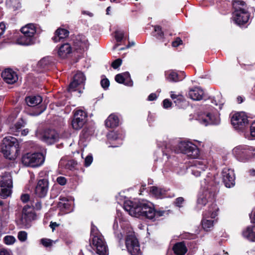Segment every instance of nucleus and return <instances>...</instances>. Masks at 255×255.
I'll return each mask as SVG.
<instances>
[{"label":"nucleus","mask_w":255,"mask_h":255,"mask_svg":"<svg viewBox=\"0 0 255 255\" xmlns=\"http://www.w3.org/2000/svg\"><path fill=\"white\" fill-rule=\"evenodd\" d=\"M170 97L171 99L174 100L177 98L178 94H176L174 92H171Z\"/></svg>","instance_id":"obj_63"},{"label":"nucleus","mask_w":255,"mask_h":255,"mask_svg":"<svg viewBox=\"0 0 255 255\" xmlns=\"http://www.w3.org/2000/svg\"><path fill=\"white\" fill-rule=\"evenodd\" d=\"M161 152L163 160L166 161L170 157V153H182L191 158H197L200 151L199 148L192 142L188 140L176 139L172 141V145L166 144L165 147L162 148Z\"/></svg>","instance_id":"obj_1"},{"label":"nucleus","mask_w":255,"mask_h":255,"mask_svg":"<svg viewBox=\"0 0 255 255\" xmlns=\"http://www.w3.org/2000/svg\"><path fill=\"white\" fill-rule=\"evenodd\" d=\"M207 168V161L206 160H195L194 161L193 165L189 168V170L191 171L192 175L198 177L200 176L201 174Z\"/></svg>","instance_id":"obj_22"},{"label":"nucleus","mask_w":255,"mask_h":255,"mask_svg":"<svg viewBox=\"0 0 255 255\" xmlns=\"http://www.w3.org/2000/svg\"><path fill=\"white\" fill-rule=\"evenodd\" d=\"M39 138L47 144H52L59 139V135L54 129H47L44 130Z\"/></svg>","instance_id":"obj_18"},{"label":"nucleus","mask_w":255,"mask_h":255,"mask_svg":"<svg viewBox=\"0 0 255 255\" xmlns=\"http://www.w3.org/2000/svg\"><path fill=\"white\" fill-rule=\"evenodd\" d=\"M34 38L22 34L16 39L15 43L21 45H30L34 43Z\"/></svg>","instance_id":"obj_33"},{"label":"nucleus","mask_w":255,"mask_h":255,"mask_svg":"<svg viewBox=\"0 0 255 255\" xmlns=\"http://www.w3.org/2000/svg\"><path fill=\"white\" fill-rule=\"evenodd\" d=\"M118 221L119 222L121 227L123 230V227L124 226H128V223L127 220L123 217L122 213L119 210L117 211V216L115 218V221L113 224V228L115 237L118 240L120 245H121V242L122 241L123 236L125 235V232H122L119 230Z\"/></svg>","instance_id":"obj_9"},{"label":"nucleus","mask_w":255,"mask_h":255,"mask_svg":"<svg viewBox=\"0 0 255 255\" xmlns=\"http://www.w3.org/2000/svg\"><path fill=\"white\" fill-rule=\"evenodd\" d=\"M232 5L234 9L233 13H235L237 18L241 12H249L247 4L243 0H234L232 1Z\"/></svg>","instance_id":"obj_25"},{"label":"nucleus","mask_w":255,"mask_h":255,"mask_svg":"<svg viewBox=\"0 0 255 255\" xmlns=\"http://www.w3.org/2000/svg\"><path fill=\"white\" fill-rule=\"evenodd\" d=\"M20 198L23 202L25 203L29 200V196L27 194H22L21 195Z\"/></svg>","instance_id":"obj_61"},{"label":"nucleus","mask_w":255,"mask_h":255,"mask_svg":"<svg viewBox=\"0 0 255 255\" xmlns=\"http://www.w3.org/2000/svg\"><path fill=\"white\" fill-rule=\"evenodd\" d=\"M5 30V25L3 22L0 23V37L3 34Z\"/></svg>","instance_id":"obj_60"},{"label":"nucleus","mask_w":255,"mask_h":255,"mask_svg":"<svg viewBox=\"0 0 255 255\" xmlns=\"http://www.w3.org/2000/svg\"><path fill=\"white\" fill-rule=\"evenodd\" d=\"M232 153L238 160L246 162L255 156V147L239 145L233 149Z\"/></svg>","instance_id":"obj_7"},{"label":"nucleus","mask_w":255,"mask_h":255,"mask_svg":"<svg viewBox=\"0 0 255 255\" xmlns=\"http://www.w3.org/2000/svg\"><path fill=\"white\" fill-rule=\"evenodd\" d=\"M76 41L75 42V46L77 47L76 49L84 50L87 49L89 46V42L87 38L83 35H79L76 38Z\"/></svg>","instance_id":"obj_32"},{"label":"nucleus","mask_w":255,"mask_h":255,"mask_svg":"<svg viewBox=\"0 0 255 255\" xmlns=\"http://www.w3.org/2000/svg\"><path fill=\"white\" fill-rule=\"evenodd\" d=\"M40 243L42 244L44 247H48L52 245V241L48 239H42L40 240Z\"/></svg>","instance_id":"obj_51"},{"label":"nucleus","mask_w":255,"mask_h":255,"mask_svg":"<svg viewBox=\"0 0 255 255\" xmlns=\"http://www.w3.org/2000/svg\"><path fill=\"white\" fill-rule=\"evenodd\" d=\"M44 161V158L41 153H28L23 155L21 161L27 166L37 167L41 165Z\"/></svg>","instance_id":"obj_8"},{"label":"nucleus","mask_w":255,"mask_h":255,"mask_svg":"<svg viewBox=\"0 0 255 255\" xmlns=\"http://www.w3.org/2000/svg\"><path fill=\"white\" fill-rule=\"evenodd\" d=\"M17 238L20 242H25L27 238V234L25 231H20L18 233Z\"/></svg>","instance_id":"obj_47"},{"label":"nucleus","mask_w":255,"mask_h":255,"mask_svg":"<svg viewBox=\"0 0 255 255\" xmlns=\"http://www.w3.org/2000/svg\"><path fill=\"white\" fill-rule=\"evenodd\" d=\"M53 58L51 57H45L41 59L38 63V67L42 71L49 70L53 65Z\"/></svg>","instance_id":"obj_30"},{"label":"nucleus","mask_w":255,"mask_h":255,"mask_svg":"<svg viewBox=\"0 0 255 255\" xmlns=\"http://www.w3.org/2000/svg\"><path fill=\"white\" fill-rule=\"evenodd\" d=\"M179 169H178V168L177 167L175 169V171L178 174H180V175H183L184 174V173H185L187 169H188L187 167L186 166L183 165V164H180V167H179Z\"/></svg>","instance_id":"obj_48"},{"label":"nucleus","mask_w":255,"mask_h":255,"mask_svg":"<svg viewBox=\"0 0 255 255\" xmlns=\"http://www.w3.org/2000/svg\"><path fill=\"white\" fill-rule=\"evenodd\" d=\"M198 120L201 124L205 126L209 125H218L220 123V119L219 115L217 114L213 115L209 112L199 114Z\"/></svg>","instance_id":"obj_16"},{"label":"nucleus","mask_w":255,"mask_h":255,"mask_svg":"<svg viewBox=\"0 0 255 255\" xmlns=\"http://www.w3.org/2000/svg\"><path fill=\"white\" fill-rule=\"evenodd\" d=\"M127 234L125 244L128 252L131 255H138L140 251L137 239L129 230Z\"/></svg>","instance_id":"obj_11"},{"label":"nucleus","mask_w":255,"mask_h":255,"mask_svg":"<svg viewBox=\"0 0 255 255\" xmlns=\"http://www.w3.org/2000/svg\"><path fill=\"white\" fill-rule=\"evenodd\" d=\"M231 124L238 130H243L249 125L248 117L244 112L235 114L231 118Z\"/></svg>","instance_id":"obj_12"},{"label":"nucleus","mask_w":255,"mask_h":255,"mask_svg":"<svg viewBox=\"0 0 255 255\" xmlns=\"http://www.w3.org/2000/svg\"><path fill=\"white\" fill-rule=\"evenodd\" d=\"M156 98H157V96H156V94L151 93L148 96V97L147 98V100L149 101H152L156 100Z\"/></svg>","instance_id":"obj_62"},{"label":"nucleus","mask_w":255,"mask_h":255,"mask_svg":"<svg viewBox=\"0 0 255 255\" xmlns=\"http://www.w3.org/2000/svg\"><path fill=\"white\" fill-rule=\"evenodd\" d=\"M124 209L131 216L145 217L150 220L164 215V211H155L154 208L145 203L126 201L124 204Z\"/></svg>","instance_id":"obj_2"},{"label":"nucleus","mask_w":255,"mask_h":255,"mask_svg":"<svg viewBox=\"0 0 255 255\" xmlns=\"http://www.w3.org/2000/svg\"><path fill=\"white\" fill-rule=\"evenodd\" d=\"M101 85L104 89L106 90L110 85V81L107 78L103 79L101 81Z\"/></svg>","instance_id":"obj_53"},{"label":"nucleus","mask_w":255,"mask_h":255,"mask_svg":"<svg viewBox=\"0 0 255 255\" xmlns=\"http://www.w3.org/2000/svg\"><path fill=\"white\" fill-rule=\"evenodd\" d=\"M223 181L227 188L233 187L235 184V175L233 169L225 167L222 172Z\"/></svg>","instance_id":"obj_20"},{"label":"nucleus","mask_w":255,"mask_h":255,"mask_svg":"<svg viewBox=\"0 0 255 255\" xmlns=\"http://www.w3.org/2000/svg\"><path fill=\"white\" fill-rule=\"evenodd\" d=\"M243 235L248 240L255 242V225H252L248 226L243 231Z\"/></svg>","instance_id":"obj_35"},{"label":"nucleus","mask_w":255,"mask_h":255,"mask_svg":"<svg viewBox=\"0 0 255 255\" xmlns=\"http://www.w3.org/2000/svg\"><path fill=\"white\" fill-rule=\"evenodd\" d=\"M250 14L249 12H242L239 16L236 17L235 13H233V20L239 25H244L246 23L250 18Z\"/></svg>","instance_id":"obj_29"},{"label":"nucleus","mask_w":255,"mask_h":255,"mask_svg":"<svg viewBox=\"0 0 255 255\" xmlns=\"http://www.w3.org/2000/svg\"><path fill=\"white\" fill-rule=\"evenodd\" d=\"M154 32L153 34L154 36L159 40H162L164 38V33L161 30V27L160 26H154Z\"/></svg>","instance_id":"obj_42"},{"label":"nucleus","mask_w":255,"mask_h":255,"mask_svg":"<svg viewBox=\"0 0 255 255\" xmlns=\"http://www.w3.org/2000/svg\"><path fill=\"white\" fill-rule=\"evenodd\" d=\"M6 3L8 7L13 9V10H17L21 5L19 0H7Z\"/></svg>","instance_id":"obj_41"},{"label":"nucleus","mask_w":255,"mask_h":255,"mask_svg":"<svg viewBox=\"0 0 255 255\" xmlns=\"http://www.w3.org/2000/svg\"><path fill=\"white\" fill-rule=\"evenodd\" d=\"M25 102L27 105L29 107H35L38 106V110L35 114L36 116H38L46 110V106L44 105L39 106L42 102V98L39 95H32L26 97L25 98Z\"/></svg>","instance_id":"obj_17"},{"label":"nucleus","mask_w":255,"mask_h":255,"mask_svg":"<svg viewBox=\"0 0 255 255\" xmlns=\"http://www.w3.org/2000/svg\"><path fill=\"white\" fill-rule=\"evenodd\" d=\"M91 237L92 238V244L93 249L96 250L99 255H107L108 248L103 236L97 228L92 225Z\"/></svg>","instance_id":"obj_4"},{"label":"nucleus","mask_w":255,"mask_h":255,"mask_svg":"<svg viewBox=\"0 0 255 255\" xmlns=\"http://www.w3.org/2000/svg\"><path fill=\"white\" fill-rule=\"evenodd\" d=\"M35 207L37 210H40L41 208V203L40 202H37L35 205Z\"/></svg>","instance_id":"obj_64"},{"label":"nucleus","mask_w":255,"mask_h":255,"mask_svg":"<svg viewBox=\"0 0 255 255\" xmlns=\"http://www.w3.org/2000/svg\"><path fill=\"white\" fill-rule=\"evenodd\" d=\"M48 181L46 179L38 180L34 189L35 197L42 198L45 197L48 191Z\"/></svg>","instance_id":"obj_21"},{"label":"nucleus","mask_w":255,"mask_h":255,"mask_svg":"<svg viewBox=\"0 0 255 255\" xmlns=\"http://www.w3.org/2000/svg\"><path fill=\"white\" fill-rule=\"evenodd\" d=\"M181 74L182 77L174 70L166 71L165 72V79L170 82H177L182 81L185 77V75L183 72H181Z\"/></svg>","instance_id":"obj_26"},{"label":"nucleus","mask_w":255,"mask_h":255,"mask_svg":"<svg viewBox=\"0 0 255 255\" xmlns=\"http://www.w3.org/2000/svg\"><path fill=\"white\" fill-rule=\"evenodd\" d=\"M87 113L84 110L77 109L74 111V118L72 121V128L79 130L83 128L87 121Z\"/></svg>","instance_id":"obj_14"},{"label":"nucleus","mask_w":255,"mask_h":255,"mask_svg":"<svg viewBox=\"0 0 255 255\" xmlns=\"http://www.w3.org/2000/svg\"><path fill=\"white\" fill-rule=\"evenodd\" d=\"M122 63V60L118 58L116 60H115L113 63H112V66L114 69H117L119 68Z\"/></svg>","instance_id":"obj_52"},{"label":"nucleus","mask_w":255,"mask_h":255,"mask_svg":"<svg viewBox=\"0 0 255 255\" xmlns=\"http://www.w3.org/2000/svg\"><path fill=\"white\" fill-rule=\"evenodd\" d=\"M251 135L255 137V120L252 123L250 127Z\"/></svg>","instance_id":"obj_58"},{"label":"nucleus","mask_w":255,"mask_h":255,"mask_svg":"<svg viewBox=\"0 0 255 255\" xmlns=\"http://www.w3.org/2000/svg\"><path fill=\"white\" fill-rule=\"evenodd\" d=\"M33 209L29 206H25L22 209L19 224L25 228H28L31 226V222L35 218Z\"/></svg>","instance_id":"obj_13"},{"label":"nucleus","mask_w":255,"mask_h":255,"mask_svg":"<svg viewBox=\"0 0 255 255\" xmlns=\"http://www.w3.org/2000/svg\"><path fill=\"white\" fill-rule=\"evenodd\" d=\"M69 32L67 29L58 28L55 31V35L52 37V39L55 42H59L67 37L69 35Z\"/></svg>","instance_id":"obj_34"},{"label":"nucleus","mask_w":255,"mask_h":255,"mask_svg":"<svg viewBox=\"0 0 255 255\" xmlns=\"http://www.w3.org/2000/svg\"><path fill=\"white\" fill-rule=\"evenodd\" d=\"M21 32L22 34L34 37V35L36 33L35 27L32 23L27 24L21 28Z\"/></svg>","instance_id":"obj_38"},{"label":"nucleus","mask_w":255,"mask_h":255,"mask_svg":"<svg viewBox=\"0 0 255 255\" xmlns=\"http://www.w3.org/2000/svg\"><path fill=\"white\" fill-rule=\"evenodd\" d=\"M203 194H201L200 192H199L197 200V208H198L199 210L201 209V208L205 206L208 202H209L207 199H205V196Z\"/></svg>","instance_id":"obj_40"},{"label":"nucleus","mask_w":255,"mask_h":255,"mask_svg":"<svg viewBox=\"0 0 255 255\" xmlns=\"http://www.w3.org/2000/svg\"><path fill=\"white\" fill-rule=\"evenodd\" d=\"M86 77L83 73L78 71L74 76L73 79L70 83L68 90L69 92L79 91V93L81 92L79 89L83 87L84 85Z\"/></svg>","instance_id":"obj_15"},{"label":"nucleus","mask_w":255,"mask_h":255,"mask_svg":"<svg viewBox=\"0 0 255 255\" xmlns=\"http://www.w3.org/2000/svg\"><path fill=\"white\" fill-rule=\"evenodd\" d=\"M60 200L61 201H66V202H60L59 203V206L60 207H62L63 208H68V206H69V204L67 201V200L65 198H60Z\"/></svg>","instance_id":"obj_56"},{"label":"nucleus","mask_w":255,"mask_h":255,"mask_svg":"<svg viewBox=\"0 0 255 255\" xmlns=\"http://www.w3.org/2000/svg\"><path fill=\"white\" fill-rule=\"evenodd\" d=\"M125 137L124 134L119 131H111L107 134V138L111 142L114 141H118L117 144H113L109 147H116L122 144V140Z\"/></svg>","instance_id":"obj_23"},{"label":"nucleus","mask_w":255,"mask_h":255,"mask_svg":"<svg viewBox=\"0 0 255 255\" xmlns=\"http://www.w3.org/2000/svg\"><path fill=\"white\" fill-rule=\"evenodd\" d=\"M1 77L4 81L9 84H12L18 80L16 72L10 69H5L1 73Z\"/></svg>","instance_id":"obj_24"},{"label":"nucleus","mask_w":255,"mask_h":255,"mask_svg":"<svg viewBox=\"0 0 255 255\" xmlns=\"http://www.w3.org/2000/svg\"><path fill=\"white\" fill-rule=\"evenodd\" d=\"M25 125V122L22 120H19L13 127L10 128V130L15 135H18L20 129Z\"/></svg>","instance_id":"obj_39"},{"label":"nucleus","mask_w":255,"mask_h":255,"mask_svg":"<svg viewBox=\"0 0 255 255\" xmlns=\"http://www.w3.org/2000/svg\"><path fill=\"white\" fill-rule=\"evenodd\" d=\"M184 202V199L183 197H180L177 198L174 201V204L177 207L181 208L183 207V204Z\"/></svg>","instance_id":"obj_49"},{"label":"nucleus","mask_w":255,"mask_h":255,"mask_svg":"<svg viewBox=\"0 0 255 255\" xmlns=\"http://www.w3.org/2000/svg\"><path fill=\"white\" fill-rule=\"evenodd\" d=\"M172 105V103L168 99H165L163 101V106L165 109L170 108Z\"/></svg>","instance_id":"obj_57"},{"label":"nucleus","mask_w":255,"mask_h":255,"mask_svg":"<svg viewBox=\"0 0 255 255\" xmlns=\"http://www.w3.org/2000/svg\"><path fill=\"white\" fill-rule=\"evenodd\" d=\"M149 192L152 196L156 199L172 198L175 196V194L172 193H169L168 190L155 186L149 187Z\"/></svg>","instance_id":"obj_19"},{"label":"nucleus","mask_w":255,"mask_h":255,"mask_svg":"<svg viewBox=\"0 0 255 255\" xmlns=\"http://www.w3.org/2000/svg\"><path fill=\"white\" fill-rule=\"evenodd\" d=\"M12 253L10 250L5 249V248H0V255H11Z\"/></svg>","instance_id":"obj_55"},{"label":"nucleus","mask_w":255,"mask_h":255,"mask_svg":"<svg viewBox=\"0 0 255 255\" xmlns=\"http://www.w3.org/2000/svg\"><path fill=\"white\" fill-rule=\"evenodd\" d=\"M93 160V156L92 154L88 155L84 160V165L86 167L89 166L92 163Z\"/></svg>","instance_id":"obj_50"},{"label":"nucleus","mask_w":255,"mask_h":255,"mask_svg":"<svg viewBox=\"0 0 255 255\" xmlns=\"http://www.w3.org/2000/svg\"><path fill=\"white\" fill-rule=\"evenodd\" d=\"M115 80L119 83L123 84L128 86H132L133 85L130 74L128 72L117 74L115 76Z\"/></svg>","instance_id":"obj_27"},{"label":"nucleus","mask_w":255,"mask_h":255,"mask_svg":"<svg viewBox=\"0 0 255 255\" xmlns=\"http://www.w3.org/2000/svg\"><path fill=\"white\" fill-rule=\"evenodd\" d=\"M221 94L219 93L216 95L215 99L212 100V103L216 106H219L220 109H222V106L224 103V100L221 99Z\"/></svg>","instance_id":"obj_43"},{"label":"nucleus","mask_w":255,"mask_h":255,"mask_svg":"<svg viewBox=\"0 0 255 255\" xmlns=\"http://www.w3.org/2000/svg\"><path fill=\"white\" fill-rule=\"evenodd\" d=\"M57 182L60 185H65L67 183V180L63 176H59L56 179Z\"/></svg>","instance_id":"obj_54"},{"label":"nucleus","mask_w":255,"mask_h":255,"mask_svg":"<svg viewBox=\"0 0 255 255\" xmlns=\"http://www.w3.org/2000/svg\"><path fill=\"white\" fill-rule=\"evenodd\" d=\"M182 41L179 37H177L174 41L172 42V45L173 47H177L182 44Z\"/></svg>","instance_id":"obj_59"},{"label":"nucleus","mask_w":255,"mask_h":255,"mask_svg":"<svg viewBox=\"0 0 255 255\" xmlns=\"http://www.w3.org/2000/svg\"><path fill=\"white\" fill-rule=\"evenodd\" d=\"M19 148V143L16 138L11 136L3 138L1 152L5 157L10 160L14 159L17 156Z\"/></svg>","instance_id":"obj_5"},{"label":"nucleus","mask_w":255,"mask_h":255,"mask_svg":"<svg viewBox=\"0 0 255 255\" xmlns=\"http://www.w3.org/2000/svg\"><path fill=\"white\" fill-rule=\"evenodd\" d=\"M219 208L216 204H212L207 211L204 213L201 224L203 229L207 232L210 231L217 222L216 217L218 215Z\"/></svg>","instance_id":"obj_6"},{"label":"nucleus","mask_w":255,"mask_h":255,"mask_svg":"<svg viewBox=\"0 0 255 255\" xmlns=\"http://www.w3.org/2000/svg\"><path fill=\"white\" fill-rule=\"evenodd\" d=\"M219 181L211 173H208L206 177L201 181V188L199 192L205 195L206 199L210 202L214 201L218 191L217 185Z\"/></svg>","instance_id":"obj_3"},{"label":"nucleus","mask_w":255,"mask_h":255,"mask_svg":"<svg viewBox=\"0 0 255 255\" xmlns=\"http://www.w3.org/2000/svg\"><path fill=\"white\" fill-rule=\"evenodd\" d=\"M203 95L204 92L203 90L199 87H194L190 89L188 93L189 97L194 101L201 100Z\"/></svg>","instance_id":"obj_31"},{"label":"nucleus","mask_w":255,"mask_h":255,"mask_svg":"<svg viewBox=\"0 0 255 255\" xmlns=\"http://www.w3.org/2000/svg\"><path fill=\"white\" fill-rule=\"evenodd\" d=\"M119 119L115 114L110 115L105 121V125L109 128H115L119 126Z\"/></svg>","instance_id":"obj_37"},{"label":"nucleus","mask_w":255,"mask_h":255,"mask_svg":"<svg viewBox=\"0 0 255 255\" xmlns=\"http://www.w3.org/2000/svg\"><path fill=\"white\" fill-rule=\"evenodd\" d=\"M15 242V239L12 236H6L3 238V242L7 245H12Z\"/></svg>","instance_id":"obj_46"},{"label":"nucleus","mask_w":255,"mask_h":255,"mask_svg":"<svg viewBox=\"0 0 255 255\" xmlns=\"http://www.w3.org/2000/svg\"><path fill=\"white\" fill-rule=\"evenodd\" d=\"M175 105L178 108H182L184 106V104L185 103V100L183 96L181 94H178L177 98L173 100Z\"/></svg>","instance_id":"obj_44"},{"label":"nucleus","mask_w":255,"mask_h":255,"mask_svg":"<svg viewBox=\"0 0 255 255\" xmlns=\"http://www.w3.org/2000/svg\"><path fill=\"white\" fill-rule=\"evenodd\" d=\"M0 186L1 187L0 196L1 198L5 199L11 195L12 181L11 174L9 173L6 172L1 176Z\"/></svg>","instance_id":"obj_10"},{"label":"nucleus","mask_w":255,"mask_h":255,"mask_svg":"<svg viewBox=\"0 0 255 255\" xmlns=\"http://www.w3.org/2000/svg\"><path fill=\"white\" fill-rule=\"evenodd\" d=\"M71 53L72 47L68 43L62 44L57 49L58 56L62 59L66 58Z\"/></svg>","instance_id":"obj_28"},{"label":"nucleus","mask_w":255,"mask_h":255,"mask_svg":"<svg viewBox=\"0 0 255 255\" xmlns=\"http://www.w3.org/2000/svg\"><path fill=\"white\" fill-rule=\"evenodd\" d=\"M115 37L118 43L122 41L124 37V32L122 30H116L115 32Z\"/></svg>","instance_id":"obj_45"},{"label":"nucleus","mask_w":255,"mask_h":255,"mask_svg":"<svg viewBox=\"0 0 255 255\" xmlns=\"http://www.w3.org/2000/svg\"><path fill=\"white\" fill-rule=\"evenodd\" d=\"M173 250L176 255H184L187 252V249L184 242L176 243L173 247Z\"/></svg>","instance_id":"obj_36"}]
</instances>
